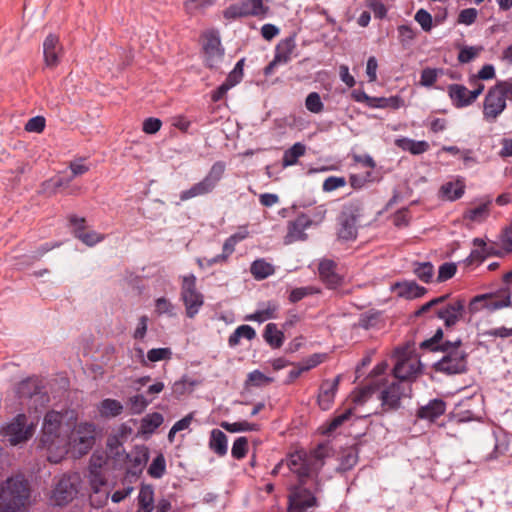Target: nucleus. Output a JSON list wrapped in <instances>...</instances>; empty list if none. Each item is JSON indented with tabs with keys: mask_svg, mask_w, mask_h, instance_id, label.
Listing matches in <instances>:
<instances>
[{
	"mask_svg": "<svg viewBox=\"0 0 512 512\" xmlns=\"http://www.w3.org/2000/svg\"><path fill=\"white\" fill-rule=\"evenodd\" d=\"M404 104L403 99L400 96L391 97H373L370 100L371 108H391L398 109Z\"/></svg>",
	"mask_w": 512,
	"mask_h": 512,
	"instance_id": "nucleus-42",
	"label": "nucleus"
},
{
	"mask_svg": "<svg viewBox=\"0 0 512 512\" xmlns=\"http://www.w3.org/2000/svg\"><path fill=\"white\" fill-rule=\"evenodd\" d=\"M265 342L274 349L280 348L285 340L283 331L279 330L277 324L268 323L263 332Z\"/></svg>",
	"mask_w": 512,
	"mask_h": 512,
	"instance_id": "nucleus-33",
	"label": "nucleus"
},
{
	"mask_svg": "<svg viewBox=\"0 0 512 512\" xmlns=\"http://www.w3.org/2000/svg\"><path fill=\"white\" fill-rule=\"evenodd\" d=\"M446 411V402L440 398L430 400L426 405L420 406L416 411V417L420 420L434 422Z\"/></svg>",
	"mask_w": 512,
	"mask_h": 512,
	"instance_id": "nucleus-24",
	"label": "nucleus"
},
{
	"mask_svg": "<svg viewBox=\"0 0 512 512\" xmlns=\"http://www.w3.org/2000/svg\"><path fill=\"white\" fill-rule=\"evenodd\" d=\"M308 214L300 213L297 217L288 222L287 234L284 238L286 244L296 241H305L307 234L305 230L309 228Z\"/></svg>",
	"mask_w": 512,
	"mask_h": 512,
	"instance_id": "nucleus-21",
	"label": "nucleus"
},
{
	"mask_svg": "<svg viewBox=\"0 0 512 512\" xmlns=\"http://www.w3.org/2000/svg\"><path fill=\"white\" fill-rule=\"evenodd\" d=\"M30 497L28 481L22 476H13L0 484V512H18Z\"/></svg>",
	"mask_w": 512,
	"mask_h": 512,
	"instance_id": "nucleus-5",
	"label": "nucleus"
},
{
	"mask_svg": "<svg viewBox=\"0 0 512 512\" xmlns=\"http://www.w3.org/2000/svg\"><path fill=\"white\" fill-rule=\"evenodd\" d=\"M340 380L341 377L338 375L333 380L325 379L322 381L317 396V403L322 410L326 411L332 407Z\"/></svg>",
	"mask_w": 512,
	"mask_h": 512,
	"instance_id": "nucleus-20",
	"label": "nucleus"
},
{
	"mask_svg": "<svg viewBox=\"0 0 512 512\" xmlns=\"http://www.w3.org/2000/svg\"><path fill=\"white\" fill-rule=\"evenodd\" d=\"M88 478L91 489L95 493L100 492L102 487H104L107 484V479L104 470H89Z\"/></svg>",
	"mask_w": 512,
	"mask_h": 512,
	"instance_id": "nucleus-47",
	"label": "nucleus"
},
{
	"mask_svg": "<svg viewBox=\"0 0 512 512\" xmlns=\"http://www.w3.org/2000/svg\"><path fill=\"white\" fill-rule=\"evenodd\" d=\"M442 73V69L425 68L421 71L420 84L425 87H431L437 81L438 76Z\"/></svg>",
	"mask_w": 512,
	"mask_h": 512,
	"instance_id": "nucleus-52",
	"label": "nucleus"
},
{
	"mask_svg": "<svg viewBox=\"0 0 512 512\" xmlns=\"http://www.w3.org/2000/svg\"><path fill=\"white\" fill-rule=\"evenodd\" d=\"M64 414L59 411H48L43 420L40 447L46 451L47 460L59 463L67 455L70 441L67 432L62 431Z\"/></svg>",
	"mask_w": 512,
	"mask_h": 512,
	"instance_id": "nucleus-3",
	"label": "nucleus"
},
{
	"mask_svg": "<svg viewBox=\"0 0 512 512\" xmlns=\"http://www.w3.org/2000/svg\"><path fill=\"white\" fill-rule=\"evenodd\" d=\"M414 19L421 26L423 31L430 32L432 30L433 18L427 10L423 8L419 9L415 13Z\"/></svg>",
	"mask_w": 512,
	"mask_h": 512,
	"instance_id": "nucleus-55",
	"label": "nucleus"
},
{
	"mask_svg": "<svg viewBox=\"0 0 512 512\" xmlns=\"http://www.w3.org/2000/svg\"><path fill=\"white\" fill-rule=\"evenodd\" d=\"M77 239L85 245L93 247L96 244L102 242L105 239V236L92 230L88 232L85 231L82 234L77 235Z\"/></svg>",
	"mask_w": 512,
	"mask_h": 512,
	"instance_id": "nucleus-59",
	"label": "nucleus"
},
{
	"mask_svg": "<svg viewBox=\"0 0 512 512\" xmlns=\"http://www.w3.org/2000/svg\"><path fill=\"white\" fill-rule=\"evenodd\" d=\"M500 242L502 248L507 253H512V223L502 230L500 235Z\"/></svg>",
	"mask_w": 512,
	"mask_h": 512,
	"instance_id": "nucleus-64",
	"label": "nucleus"
},
{
	"mask_svg": "<svg viewBox=\"0 0 512 512\" xmlns=\"http://www.w3.org/2000/svg\"><path fill=\"white\" fill-rule=\"evenodd\" d=\"M322 493V481L308 485H292L288 494V512H316L320 507L319 496Z\"/></svg>",
	"mask_w": 512,
	"mask_h": 512,
	"instance_id": "nucleus-7",
	"label": "nucleus"
},
{
	"mask_svg": "<svg viewBox=\"0 0 512 512\" xmlns=\"http://www.w3.org/2000/svg\"><path fill=\"white\" fill-rule=\"evenodd\" d=\"M443 197L450 201L460 199L465 192V185L460 182H447L441 186L440 189Z\"/></svg>",
	"mask_w": 512,
	"mask_h": 512,
	"instance_id": "nucleus-41",
	"label": "nucleus"
},
{
	"mask_svg": "<svg viewBox=\"0 0 512 512\" xmlns=\"http://www.w3.org/2000/svg\"><path fill=\"white\" fill-rule=\"evenodd\" d=\"M123 404L116 399H103L98 405L97 410L103 418H115L122 414Z\"/></svg>",
	"mask_w": 512,
	"mask_h": 512,
	"instance_id": "nucleus-32",
	"label": "nucleus"
},
{
	"mask_svg": "<svg viewBox=\"0 0 512 512\" xmlns=\"http://www.w3.org/2000/svg\"><path fill=\"white\" fill-rule=\"evenodd\" d=\"M155 312L158 315L167 314L169 316H173L174 313V305L165 297H160L155 300Z\"/></svg>",
	"mask_w": 512,
	"mask_h": 512,
	"instance_id": "nucleus-62",
	"label": "nucleus"
},
{
	"mask_svg": "<svg viewBox=\"0 0 512 512\" xmlns=\"http://www.w3.org/2000/svg\"><path fill=\"white\" fill-rule=\"evenodd\" d=\"M502 281L505 285L495 291L474 296L470 301V310L472 312L480 310L494 312L511 306V289L508 284L512 282V270L503 275Z\"/></svg>",
	"mask_w": 512,
	"mask_h": 512,
	"instance_id": "nucleus-8",
	"label": "nucleus"
},
{
	"mask_svg": "<svg viewBox=\"0 0 512 512\" xmlns=\"http://www.w3.org/2000/svg\"><path fill=\"white\" fill-rule=\"evenodd\" d=\"M328 456L327 447L318 444L315 449L307 453L305 450H296L287 455L285 465L297 478L295 485H308L322 481L320 472Z\"/></svg>",
	"mask_w": 512,
	"mask_h": 512,
	"instance_id": "nucleus-1",
	"label": "nucleus"
},
{
	"mask_svg": "<svg viewBox=\"0 0 512 512\" xmlns=\"http://www.w3.org/2000/svg\"><path fill=\"white\" fill-rule=\"evenodd\" d=\"M368 169L366 172H371L372 176L377 177L375 174V162L369 155L354 156V170Z\"/></svg>",
	"mask_w": 512,
	"mask_h": 512,
	"instance_id": "nucleus-56",
	"label": "nucleus"
},
{
	"mask_svg": "<svg viewBox=\"0 0 512 512\" xmlns=\"http://www.w3.org/2000/svg\"><path fill=\"white\" fill-rule=\"evenodd\" d=\"M305 106L307 110L312 113H320L324 108L321 97L317 92H311L308 94L305 100Z\"/></svg>",
	"mask_w": 512,
	"mask_h": 512,
	"instance_id": "nucleus-58",
	"label": "nucleus"
},
{
	"mask_svg": "<svg viewBox=\"0 0 512 512\" xmlns=\"http://www.w3.org/2000/svg\"><path fill=\"white\" fill-rule=\"evenodd\" d=\"M164 419L162 414L158 412H154L151 414H148L142 419V428L145 431L153 432L158 427H160L163 423Z\"/></svg>",
	"mask_w": 512,
	"mask_h": 512,
	"instance_id": "nucleus-51",
	"label": "nucleus"
},
{
	"mask_svg": "<svg viewBox=\"0 0 512 512\" xmlns=\"http://www.w3.org/2000/svg\"><path fill=\"white\" fill-rule=\"evenodd\" d=\"M483 91L484 87H478L476 90H468L467 87L462 84H450L447 87L448 96L456 108H464L471 105Z\"/></svg>",
	"mask_w": 512,
	"mask_h": 512,
	"instance_id": "nucleus-16",
	"label": "nucleus"
},
{
	"mask_svg": "<svg viewBox=\"0 0 512 512\" xmlns=\"http://www.w3.org/2000/svg\"><path fill=\"white\" fill-rule=\"evenodd\" d=\"M413 266V272L420 281L424 283H430L432 281L434 266L431 262H415Z\"/></svg>",
	"mask_w": 512,
	"mask_h": 512,
	"instance_id": "nucleus-43",
	"label": "nucleus"
},
{
	"mask_svg": "<svg viewBox=\"0 0 512 512\" xmlns=\"http://www.w3.org/2000/svg\"><path fill=\"white\" fill-rule=\"evenodd\" d=\"M492 203L493 200L489 196L481 199L477 206L469 208L465 211L464 218L477 223L485 221L490 215V208Z\"/></svg>",
	"mask_w": 512,
	"mask_h": 512,
	"instance_id": "nucleus-26",
	"label": "nucleus"
},
{
	"mask_svg": "<svg viewBox=\"0 0 512 512\" xmlns=\"http://www.w3.org/2000/svg\"><path fill=\"white\" fill-rule=\"evenodd\" d=\"M483 51L482 46H464L458 53V61L462 64L469 63Z\"/></svg>",
	"mask_w": 512,
	"mask_h": 512,
	"instance_id": "nucleus-48",
	"label": "nucleus"
},
{
	"mask_svg": "<svg viewBox=\"0 0 512 512\" xmlns=\"http://www.w3.org/2000/svg\"><path fill=\"white\" fill-rule=\"evenodd\" d=\"M77 487L69 476H62L56 483L51 499L54 504L64 506L74 499L77 494Z\"/></svg>",
	"mask_w": 512,
	"mask_h": 512,
	"instance_id": "nucleus-19",
	"label": "nucleus"
},
{
	"mask_svg": "<svg viewBox=\"0 0 512 512\" xmlns=\"http://www.w3.org/2000/svg\"><path fill=\"white\" fill-rule=\"evenodd\" d=\"M244 17L253 16L260 19L266 18L269 13V6L263 0H242L240 1Z\"/></svg>",
	"mask_w": 512,
	"mask_h": 512,
	"instance_id": "nucleus-27",
	"label": "nucleus"
},
{
	"mask_svg": "<svg viewBox=\"0 0 512 512\" xmlns=\"http://www.w3.org/2000/svg\"><path fill=\"white\" fill-rule=\"evenodd\" d=\"M96 426L91 422H80L70 435V447L77 450L80 455L87 454L95 443Z\"/></svg>",
	"mask_w": 512,
	"mask_h": 512,
	"instance_id": "nucleus-12",
	"label": "nucleus"
},
{
	"mask_svg": "<svg viewBox=\"0 0 512 512\" xmlns=\"http://www.w3.org/2000/svg\"><path fill=\"white\" fill-rule=\"evenodd\" d=\"M137 512H152L154 508V488L150 484H142L137 497Z\"/></svg>",
	"mask_w": 512,
	"mask_h": 512,
	"instance_id": "nucleus-29",
	"label": "nucleus"
},
{
	"mask_svg": "<svg viewBox=\"0 0 512 512\" xmlns=\"http://www.w3.org/2000/svg\"><path fill=\"white\" fill-rule=\"evenodd\" d=\"M244 58L240 59L234 66L233 70L228 74L226 78V82L234 87L238 83L241 82L243 78V67H244Z\"/></svg>",
	"mask_w": 512,
	"mask_h": 512,
	"instance_id": "nucleus-60",
	"label": "nucleus"
},
{
	"mask_svg": "<svg viewBox=\"0 0 512 512\" xmlns=\"http://www.w3.org/2000/svg\"><path fill=\"white\" fill-rule=\"evenodd\" d=\"M457 272V266L453 262H445L440 265L437 275V282H445L454 277Z\"/></svg>",
	"mask_w": 512,
	"mask_h": 512,
	"instance_id": "nucleus-57",
	"label": "nucleus"
},
{
	"mask_svg": "<svg viewBox=\"0 0 512 512\" xmlns=\"http://www.w3.org/2000/svg\"><path fill=\"white\" fill-rule=\"evenodd\" d=\"M443 339V330L438 328L435 334L424 340L420 344V348L430 351H442L445 355L435 364L436 371L449 375L461 374L467 371L468 354L460 349L462 341L460 338L455 341Z\"/></svg>",
	"mask_w": 512,
	"mask_h": 512,
	"instance_id": "nucleus-2",
	"label": "nucleus"
},
{
	"mask_svg": "<svg viewBox=\"0 0 512 512\" xmlns=\"http://www.w3.org/2000/svg\"><path fill=\"white\" fill-rule=\"evenodd\" d=\"M150 402L142 394L131 396L128 400L132 414H141Z\"/></svg>",
	"mask_w": 512,
	"mask_h": 512,
	"instance_id": "nucleus-54",
	"label": "nucleus"
},
{
	"mask_svg": "<svg viewBox=\"0 0 512 512\" xmlns=\"http://www.w3.org/2000/svg\"><path fill=\"white\" fill-rule=\"evenodd\" d=\"M248 452V440L246 437H238L232 446L231 455L236 460L245 458Z\"/></svg>",
	"mask_w": 512,
	"mask_h": 512,
	"instance_id": "nucleus-53",
	"label": "nucleus"
},
{
	"mask_svg": "<svg viewBox=\"0 0 512 512\" xmlns=\"http://www.w3.org/2000/svg\"><path fill=\"white\" fill-rule=\"evenodd\" d=\"M306 147L300 142L295 143L292 147L287 149L282 157L283 167L295 165L298 159L305 154Z\"/></svg>",
	"mask_w": 512,
	"mask_h": 512,
	"instance_id": "nucleus-40",
	"label": "nucleus"
},
{
	"mask_svg": "<svg viewBox=\"0 0 512 512\" xmlns=\"http://www.w3.org/2000/svg\"><path fill=\"white\" fill-rule=\"evenodd\" d=\"M421 371L420 361L413 358L399 359L394 368L393 375L397 382L411 385V382Z\"/></svg>",
	"mask_w": 512,
	"mask_h": 512,
	"instance_id": "nucleus-17",
	"label": "nucleus"
},
{
	"mask_svg": "<svg viewBox=\"0 0 512 512\" xmlns=\"http://www.w3.org/2000/svg\"><path fill=\"white\" fill-rule=\"evenodd\" d=\"M278 309L279 306L276 302L268 301L267 303L263 304V308L257 309L254 313L246 315L244 319L246 321H256L259 323L270 319H276Z\"/></svg>",
	"mask_w": 512,
	"mask_h": 512,
	"instance_id": "nucleus-28",
	"label": "nucleus"
},
{
	"mask_svg": "<svg viewBox=\"0 0 512 512\" xmlns=\"http://www.w3.org/2000/svg\"><path fill=\"white\" fill-rule=\"evenodd\" d=\"M108 446L114 452V460L125 470L124 482L131 484L142 474L148 460L149 449L145 445H135L130 452H125L116 437L108 439Z\"/></svg>",
	"mask_w": 512,
	"mask_h": 512,
	"instance_id": "nucleus-4",
	"label": "nucleus"
},
{
	"mask_svg": "<svg viewBox=\"0 0 512 512\" xmlns=\"http://www.w3.org/2000/svg\"><path fill=\"white\" fill-rule=\"evenodd\" d=\"M395 144L404 151H408L413 155H420L427 152L430 145L427 141H416L409 138L396 139Z\"/></svg>",
	"mask_w": 512,
	"mask_h": 512,
	"instance_id": "nucleus-34",
	"label": "nucleus"
},
{
	"mask_svg": "<svg viewBox=\"0 0 512 512\" xmlns=\"http://www.w3.org/2000/svg\"><path fill=\"white\" fill-rule=\"evenodd\" d=\"M221 427L228 432L236 433V432H247V431H259L260 425L257 423H250L248 421H239V422H222Z\"/></svg>",
	"mask_w": 512,
	"mask_h": 512,
	"instance_id": "nucleus-44",
	"label": "nucleus"
},
{
	"mask_svg": "<svg viewBox=\"0 0 512 512\" xmlns=\"http://www.w3.org/2000/svg\"><path fill=\"white\" fill-rule=\"evenodd\" d=\"M392 291L398 297L408 300L420 298L427 293V289L418 285L415 281L396 282L392 286Z\"/></svg>",
	"mask_w": 512,
	"mask_h": 512,
	"instance_id": "nucleus-25",
	"label": "nucleus"
},
{
	"mask_svg": "<svg viewBox=\"0 0 512 512\" xmlns=\"http://www.w3.org/2000/svg\"><path fill=\"white\" fill-rule=\"evenodd\" d=\"M225 170V162L216 161L201 181L180 193V200L187 201L191 198L211 193L223 178Z\"/></svg>",
	"mask_w": 512,
	"mask_h": 512,
	"instance_id": "nucleus-10",
	"label": "nucleus"
},
{
	"mask_svg": "<svg viewBox=\"0 0 512 512\" xmlns=\"http://www.w3.org/2000/svg\"><path fill=\"white\" fill-rule=\"evenodd\" d=\"M464 311V301L457 299L435 309V315L437 318L444 321L446 328H450L460 321L463 317Z\"/></svg>",
	"mask_w": 512,
	"mask_h": 512,
	"instance_id": "nucleus-18",
	"label": "nucleus"
},
{
	"mask_svg": "<svg viewBox=\"0 0 512 512\" xmlns=\"http://www.w3.org/2000/svg\"><path fill=\"white\" fill-rule=\"evenodd\" d=\"M327 359L326 353H314L310 355L309 357L303 359L301 362H299L300 366L302 367V371L308 372L311 369L317 367L321 363H323Z\"/></svg>",
	"mask_w": 512,
	"mask_h": 512,
	"instance_id": "nucleus-50",
	"label": "nucleus"
},
{
	"mask_svg": "<svg viewBox=\"0 0 512 512\" xmlns=\"http://www.w3.org/2000/svg\"><path fill=\"white\" fill-rule=\"evenodd\" d=\"M411 385L403 382H378L376 399L380 402L379 407L372 413L377 416H384L398 411L402 406L404 397H411Z\"/></svg>",
	"mask_w": 512,
	"mask_h": 512,
	"instance_id": "nucleus-6",
	"label": "nucleus"
},
{
	"mask_svg": "<svg viewBox=\"0 0 512 512\" xmlns=\"http://www.w3.org/2000/svg\"><path fill=\"white\" fill-rule=\"evenodd\" d=\"M256 337V332L250 325H240L228 338V344L230 347H235L240 343L241 338H245L249 341Z\"/></svg>",
	"mask_w": 512,
	"mask_h": 512,
	"instance_id": "nucleus-38",
	"label": "nucleus"
},
{
	"mask_svg": "<svg viewBox=\"0 0 512 512\" xmlns=\"http://www.w3.org/2000/svg\"><path fill=\"white\" fill-rule=\"evenodd\" d=\"M478 16V11L475 8H466L460 11L457 22L466 26L475 23Z\"/></svg>",
	"mask_w": 512,
	"mask_h": 512,
	"instance_id": "nucleus-63",
	"label": "nucleus"
},
{
	"mask_svg": "<svg viewBox=\"0 0 512 512\" xmlns=\"http://www.w3.org/2000/svg\"><path fill=\"white\" fill-rule=\"evenodd\" d=\"M203 38V50L206 56V65L213 68L224 54V50L221 47L219 32L214 29L207 30L203 33Z\"/></svg>",
	"mask_w": 512,
	"mask_h": 512,
	"instance_id": "nucleus-15",
	"label": "nucleus"
},
{
	"mask_svg": "<svg viewBox=\"0 0 512 512\" xmlns=\"http://www.w3.org/2000/svg\"><path fill=\"white\" fill-rule=\"evenodd\" d=\"M374 395L377 396V383L369 384L355 390L351 397L355 405H363L372 399Z\"/></svg>",
	"mask_w": 512,
	"mask_h": 512,
	"instance_id": "nucleus-39",
	"label": "nucleus"
},
{
	"mask_svg": "<svg viewBox=\"0 0 512 512\" xmlns=\"http://www.w3.org/2000/svg\"><path fill=\"white\" fill-rule=\"evenodd\" d=\"M250 272L255 280H264L275 273L274 266L265 259H256L251 263Z\"/></svg>",
	"mask_w": 512,
	"mask_h": 512,
	"instance_id": "nucleus-35",
	"label": "nucleus"
},
{
	"mask_svg": "<svg viewBox=\"0 0 512 512\" xmlns=\"http://www.w3.org/2000/svg\"><path fill=\"white\" fill-rule=\"evenodd\" d=\"M319 277L328 289H336L342 284V277L336 272V263L324 259L319 263Z\"/></svg>",
	"mask_w": 512,
	"mask_h": 512,
	"instance_id": "nucleus-23",
	"label": "nucleus"
},
{
	"mask_svg": "<svg viewBox=\"0 0 512 512\" xmlns=\"http://www.w3.org/2000/svg\"><path fill=\"white\" fill-rule=\"evenodd\" d=\"M34 432L33 425H27V417L20 413L2 429V434L8 438L12 445L27 441L32 437Z\"/></svg>",
	"mask_w": 512,
	"mask_h": 512,
	"instance_id": "nucleus-14",
	"label": "nucleus"
},
{
	"mask_svg": "<svg viewBox=\"0 0 512 512\" xmlns=\"http://www.w3.org/2000/svg\"><path fill=\"white\" fill-rule=\"evenodd\" d=\"M209 448L218 456H225L228 451V439L226 434L219 429H213L210 432Z\"/></svg>",
	"mask_w": 512,
	"mask_h": 512,
	"instance_id": "nucleus-30",
	"label": "nucleus"
},
{
	"mask_svg": "<svg viewBox=\"0 0 512 512\" xmlns=\"http://www.w3.org/2000/svg\"><path fill=\"white\" fill-rule=\"evenodd\" d=\"M320 293V289L314 286L297 287L291 290L288 299L291 303H297L303 298Z\"/></svg>",
	"mask_w": 512,
	"mask_h": 512,
	"instance_id": "nucleus-46",
	"label": "nucleus"
},
{
	"mask_svg": "<svg viewBox=\"0 0 512 512\" xmlns=\"http://www.w3.org/2000/svg\"><path fill=\"white\" fill-rule=\"evenodd\" d=\"M295 46V40L293 37L281 40L275 50L274 56L276 57V61H281L282 64L288 63L291 60V55Z\"/></svg>",
	"mask_w": 512,
	"mask_h": 512,
	"instance_id": "nucleus-36",
	"label": "nucleus"
},
{
	"mask_svg": "<svg viewBox=\"0 0 512 512\" xmlns=\"http://www.w3.org/2000/svg\"><path fill=\"white\" fill-rule=\"evenodd\" d=\"M62 45L59 37L55 34H49L43 42V56L45 65L49 68H55L60 62Z\"/></svg>",
	"mask_w": 512,
	"mask_h": 512,
	"instance_id": "nucleus-22",
	"label": "nucleus"
},
{
	"mask_svg": "<svg viewBox=\"0 0 512 512\" xmlns=\"http://www.w3.org/2000/svg\"><path fill=\"white\" fill-rule=\"evenodd\" d=\"M73 180L71 176H56L43 183V188H52V192L55 193L59 188L66 187Z\"/></svg>",
	"mask_w": 512,
	"mask_h": 512,
	"instance_id": "nucleus-61",
	"label": "nucleus"
},
{
	"mask_svg": "<svg viewBox=\"0 0 512 512\" xmlns=\"http://www.w3.org/2000/svg\"><path fill=\"white\" fill-rule=\"evenodd\" d=\"M473 245L476 247L473 249L469 256L465 259V262L468 265L474 264V263H482L486 257L489 255V252L486 248V243L481 238H474L473 239Z\"/></svg>",
	"mask_w": 512,
	"mask_h": 512,
	"instance_id": "nucleus-37",
	"label": "nucleus"
},
{
	"mask_svg": "<svg viewBox=\"0 0 512 512\" xmlns=\"http://www.w3.org/2000/svg\"><path fill=\"white\" fill-rule=\"evenodd\" d=\"M505 84L497 83L488 90L484 99L483 114L487 120H494L506 107Z\"/></svg>",
	"mask_w": 512,
	"mask_h": 512,
	"instance_id": "nucleus-13",
	"label": "nucleus"
},
{
	"mask_svg": "<svg viewBox=\"0 0 512 512\" xmlns=\"http://www.w3.org/2000/svg\"><path fill=\"white\" fill-rule=\"evenodd\" d=\"M363 214V203L359 199L346 202L337 217V236L344 242L354 241L358 235L357 222Z\"/></svg>",
	"mask_w": 512,
	"mask_h": 512,
	"instance_id": "nucleus-9",
	"label": "nucleus"
},
{
	"mask_svg": "<svg viewBox=\"0 0 512 512\" xmlns=\"http://www.w3.org/2000/svg\"><path fill=\"white\" fill-rule=\"evenodd\" d=\"M352 416V409H346L341 414H338L334 416L331 421L327 423V426L325 428L324 433L331 434L333 433L337 428H339L344 422L350 419Z\"/></svg>",
	"mask_w": 512,
	"mask_h": 512,
	"instance_id": "nucleus-49",
	"label": "nucleus"
},
{
	"mask_svg": "<svg viewBox=\"0 0 512 512\" xmlns=\"http://www.w3.org/2000/svg\"><path fill=\"white\" fill-rule=\"evenodd\" d=\"M42 386L38 378L29 377L21 381L16 387L17 396L22 398H31L41 392Z\"/></svg>",
	"mask_w": 512,
	"mask_h": 512,
	"instance_id": "nucleus-31",
	"label": "nucleus"
},
{
	"mask_svg": "<svg viewBox=\"0 0 512 512\" xmlns=\"http://www.w3.org/2000/svg\"><path fill=\"white\" fill-rule=\"evenodd\" d=\"M166 471V460L163 454H158L148 467V474L155 479L161 478Z\"/></svg>",
	"mask_w": 512,
	"mask_h": 512,
	"instance_id": "nucleus-45",
	"label": "nucleus"
},
{
	"mask_svg": "<svg viewBox=\"0 0 512 512\" xmlns=\"http://www.w3.org/2000/svg\"><path fill=\"white\" fill-rule=\"evenodd\" d=\"M197 279L194 274L182 278L181 300L186 308V315L194 318L204 304V296L197 290Z\"/></svg>",
	"mask_w": 512,
	"mask_h": 512,
	"instance_id": "nucleus-11",
	"label": "nucleus"
}]
</instances>
